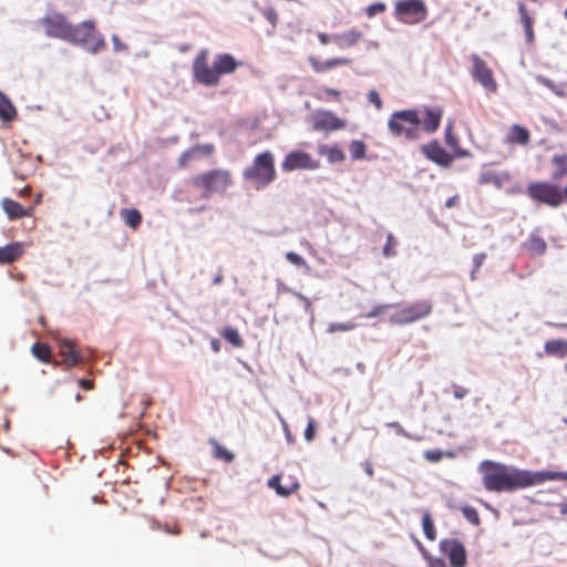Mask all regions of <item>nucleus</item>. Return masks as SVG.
Segmentation results:
<instances>
[{"instance_id":"c85d7f7f","label":"nucleus","mask_w":567,"mask_h":567,"mask_svg":"<svg viewBox=\"0 0 567 567\" xmlns=\"http://www.w3.org/2000/svg\"><path fill=\"white\" fill-rule=\"evenodd\" d=\"M17 116V111L11 101L0 92V120L10 122Z\"/></svg>"},{"instance_id":"6e6552de","label":"nucleus","mask_w":567,"mask_h":567,"mask_svg":"<svg viewBox=\"0 0 567 567\" xmlns=\"http://www.w3.org/2000/svg\"><path fill=\"white\" fill-rule=\"evenodd\" d=\"M393 14L403 23L416 24L426 19L427 8L423 0H398Z\"/></svg>"},{"instance_id":"4be33fe9","label":"nucleus","mask_w":567,"mask_h":567,"mask_svg":"<svg viewBox=\"0 0 567 567\" xmlns=\"http://www.w3.org/2000/svg\"><path fill=\"white\" fill-rule=\"evenodd\" d=\"M23 254V245L21 243H12L0 247V264L7 265L17 261Z\"/></svg>"},{"instance_id":"aec40b11","label":"nucleus","mask_w":567,"mask_h":567,"mask_svg":"<svg viewBox=\"0 0 567 567\" xmlns=\"http://www.w3.org/2000/svg\"><path fill=\"white\" fill-rule=\"evenodd\" d=\"M362 38L363 33L358 29H350L331 35L332 42L340 49L354 47Z\"/></svg>"},{"instance_id":"473e14b6","label":"nucleus","mask_w":567,"mask_h":567,"mask_svg":"<svg viewBox=\"0 0 567 567\" xmlns=\"http://www.w3.org/2000/svg\"><path fill=\"white\" fill-rule=\"evenodd\" d=\"M220 336L229 342L231 346L239 348L243 346L244 341L238 332L237 329L233 327H226L221 332Z\"/></svg>"},{"instance_id":"9b49d317","label":"nucleus","mask_w":567,"mask_h":567,"mask_svg":"<svg viewBox=\"0 0 567 567\" xmlns=\"http://www.w3.org/2000/svg\"><path fill=\"white\" fill-rule=\"evenodd\" d=\"M471 61L473 79L477 81L485 90L489 92H496L497 83L494 79L492 69L487 65V63L477 54H472Z\"/></svg>"},{"instance_id":"f03ea898","label":"nucleus","mask_w":567,"mask_h":567,"mask_svg":"<svg viewBox=\"0 0 567 567\" xmlns=\"http://www.w3.org/2000/svg\"><path fill=\"white\" fill-rule=\"evenodd\" d=\"M208 50H200L194 58L192 74L195 82L205 86H217L223 75L231 74L241 65L229 53H219L213 64H208Z\"/></svg>"},{"instance_id":"a19ab883","label":"nucleus","mask_w":567,"mask_h":567,"mask_svg":"<svg viewBox=\"0 0 567 567\" xmlns=\"http://www.w3.org/2000/svg\"><path fill=\"white\" fill-rule=\"evenodd\" d=\"M195 158H196V156L194 154V151H192V148L186 150L178 157V161H177L178 167L179 168L187 167L192 163V161Z\"/></svg>"},{"instance_id":"bb28decb","label":"nucleus","mask_w":567,"mask_h":567,"mask_svg":"<svg viewBox=\"0 0 567 567\" xmlns=\"http://www.w3.org/2000/svg\"><path fill=\"white\" fill-rule=\"evenodd\" d=\"M120 216L124 220L125 225L132 229H137L142 224V214L136 208H123L120 212Z\"/></svg>"},{"instance_id":"0eeeda50","label":"nucleus","mask_w":567,"mask_h":567,"mask_svg":"<svg viewBox=\"0 0 567 567\" xmlns=\"http://www.w3.org/2000/svg\"><path fill=\"white\" fill-rule=\"evenodd\" d=\"M432 311L433 303L431 300H416L398 309L390 316L389 321L395 326H406L429 317Z\"/></svg>"},{"instance_id":"864d4df0","label":"nucleus","mask_w":567,"mask_h":567,"mask_svg":"<svg viewBox=\"0 0 567 567\" xmlns=\"http://www.w3.org/2000/svg\"><path fill=\"white\" fill-rule=\"evenodd\" d=\"M467 389L461 385H453V394L456 399H463L467 394Z\"/></svg>"},{"instance_id":"a211bd4d","label":"nucleus","mask_w":567,"mask_h":567,"mask_svg":"<svg viewBox=\"0 0 567 567\" xmlns=\"http://www.w3.org/2000/svg\"><path fill=\"white\" fill-rule=\"evenodd\" d=\"M1 206L8 218L11 220L20 219L23 217H32L34 215V206L23 207L21 204L11 198H3Z\"/></svg>"},{"instance_id":"9d476101","label":"nucleus","mask_w":567,"mask_h":567,"mask_svg":"<svg viewBox=\"0 0 567 567\" xmlns=\"http://www.w3.org/2000/svg\"><path fill=\"white\" fill-rule=\"evenodd\" d=\"M39 22L48 37L66 41L71 23L63 14L53 12L41 18Z\"/></svg>"},{"instance_id":"4468645a","label":"nucleus","mask_w":567,"mask_h":567,"mask_svg":"<svg viewBox=\"0 0 567 567\" xmlns=\"http://www.w3.org/2000/svg\"><path fill=\"white\" fill-rule=\"evenodd\" d=\"M281 166L286 172L296 169H316L319 167V162L313 159L312 156L306 152L293 151L287 154Z\"/></svg>"},{"instance_id":"79ce46f5","label":"nucleus","mask_w":567,"mask_h":567,"mask_svg":"<svg viewBox=\"0 0 567 567\" xmlns=\"http://www.w3.org/2000/svg\"><path fill=\"white\" fill-rule=\"evenodd\" d=\"M192 151H194V154L195 156H199V155H203V156H210L214 151H215V147L213 144H202V145H195L193 147H190Z\"/></svg>"},{"instance_id":"09e8293b","label":"nucleus","mask_w":567,"mask_h":567,"mask_svg":"<svg viewBox=\"0 0 567 567\" xmlns=\"http://www.w3.org/2000/svg\"><path fill=\"white\" fill-rule=\"evenodd\" d=\"M485 259H486V254L485 252L477 254V255H475L473 257L474 268H473L472 274H471V279L472 280L475 279V272L478 271V269L481 268V266L483 265Z\"/></svg>"},{"instance_id":"e433bc0d","label":"nucleus","mask_w":567,"mask_h":567,"mask_svg":"<svg viewBox=\"0 0 567 567\" xmlns=\"http://www.w3.org/2000/svg\"><path fill=\"white\" fill-rule=\"evenodd\" d=\"M355 328H357V323H354L352 321H348V322H343V323L332 322L328 327V332L329 333L343 332V331L353 330Z\"/></svg>"},{"instance_id":"37998d69","label":"nucleus","mask_w":567,"mask_h":567,"mask_svg":"<svg viewBox=\"0 0 567 567\" xmlns=\"http://www.w3.org/2000/svg\"><path fill=\"white\" fill-rule=\"evenodd\" d=\"M385 9H386L385 3L375 2V3L370 4L365 11H367V16L369 18H372L375 14L383 13L385 11Z\"/></svg>"},{"instance_id":"b1692460","label":"nucleus","mask_w":567,"mask_h":567,"mask_svg":"<svg viewBox=\"0 0 567 567\" xmlns=\"http://www.w3.org/2000/svg\"><path fill=\"white\" fill-rule=\"evenodd\" d=\"M518 12L520 17V23L525 31L526 42L533 44L535 41V34L533 30L534 19L529 16L527 8L524 3H519Z\"/></svg>"},{"instance_id":"423d86ee","label":"nucleus","mask_w":567,"mask_h":567,"mask_svg":"<svg viewBox=\"0 0 567 567\" xmlns=\"http://www.w3.org/2000/svg\"><path fill=\"white\" fill-rule=\"evenodd\" d=\"M66 41L81 45L91 53H97L105 48V41L96 31L93 21H83L76 25L71 24Z\"/></svg>"},{"instance_id":"dca6fc26","label":"nucleus","mask_w":567,"mask_h":567,"mask_svg":"<svg viewBox=\"0 0 567 567\" xmlns=\"http://www.w3.org/2000/svg\"><path fill=\"white\" fill-rule=\"evenodd\" d=\"M422 153L430 161L445 167L450 166L454 159V157L443 148L437 141L424 144L422 146Z\"/></svg>"},{"instance_id":"72a5a7b5","label":"nucleus","mask_w":567,"mask_h":567,"mask_svg":"<svg viewBox=\"0 0 567 567\" xmlns=\"http://www.w3.org/2000/svg\"><path fill=\"white\" fill-rule=\"evenodd\" d=\"M349 152L352 159H363L365 157L367 145L363 141H351V143L349 144Z\"/></svg>"},{"instance_id":"0e129e2a","label":"nucleus","mask_w":567,"mask_h":567,"mask_svg":"<svg viewBox=\"0 0 567 567\" xmlns=\"http://www.w3.org/2000/svg\"><path fill=\"white\" fill-rule=\"evenodd\" d=\"M267 18H268V20H269L272 24H275V23H276V19H277V14H276V12H275V11L269 10V11L267 12Z\"/></svg>"},{"instance_id":"39448f33","label":"nucleus","mask_w":567,"mask_h":567,"mask_svg":"<svg viewBox=\"0 0 567 567\" xmlns=\"http://www.w3.org/2000/svg\"><path fill=\"white\" fill-rule=\"evenodd\" d=\"M190 185L202 192V198L208 199L213 194H223L233 184L228 169H212L200 173L190 179Z\"/></svg>"},{"instance_id":"a18cd8bd","label":"nucleus","mask_w":567,"mask_h":567,"mask_svg":"<svg viewBox=\"0 0 567 567\" xmlns=\"http://www.w3.org/2000/svg\"><path fill=\"white\" fill-rule=\"evenodd\" d=\"M368 101L375 106L378 111H381L383 107V102L375 90H371L367 94Z\"/></svg>"},{"instance_id":"ddd939ff","label":"nucleus","mask_w":567,"mask_h":567,"mask_svg":"<svg viewBox=\"0 0 567 567\" xmlns=\"http://www.w3.org/2000/svg\"><path fill=\"white\" fill-rule=\"evenodd\" d=\"M441 551L449 558L452 567H465L466 550L464 545L454 538H446L440 543Z\"/></svg>"},{"instance_id":"5fc2aeb1","label":"nucleus","mask_w":567,"mask_h":567,"mask_svg":"<svg viewBox=\"0 0 567 567\" xmlns=\"http://www.w3.org/2000/svg\"><path fill=\"white\" fill-rule=\"evenodd\" d=\"M451 131H452V124H449V126L446 128L445 137H446V143L450 146H453L457 143V141L454 136H452Z\"/></svg>"},{"instance_id":"4d7b16f0","label":"nucleus","mask_w":567,"mask_h":567,"mask_svg":"<svg viewBox=\"0 0 567 567\" xmlns=\"http://www.w3.org/2000/svg\"><path fill=\"white\" fill-rule=\"evenodd\" d=\"M79 384L85 389V390H92L93 386H94V383L92 380H89V379H81L79 380Z\"/></svg>"},{"instance_id":"e2e57ef3","label":"nucleus","mask_w":567,"mask_h":567,"mask_svg":"<svg viewBox=\"0 0 567 567\" xmlns=\"http://www.w3.org/2000/svg\"><path fill=\"white\" fill-rule=\"evenodd\" d=\"M164 530L166 533L174 534V535H179L181 534V529L177 526H175L173 528H169V527L165 526Z\"/></svg>"},{"instance_id":"de8ad7c7","label":"nucleus","mask_w":567,"mask_h":567,"mask_svg":"<svg viewBox=\"0 0 567 567\" xmlns=\"http://www.w3.org/2000/svg\"><path fill=\"white\" fill-rule=\"evenodd\" d=\"M316 436V421L312 417H309L307 427L305 430V439L308 442L315 440Z\"/></svg>"},{"instance_id":"603ef678","label":"nucleus","mask_w":567,"mask_h":567,"mask_svg":"<svg viewBox=\"0 0 567 567\" xmlns=\"http://www.w3.org/2000/svg\"><path fill=\"white\" fill-rule=\"evenodd\" d=\"M386 426L393 429L396 434L409 437V434L399 422H390L386 424Z\"/></svg>"},{"instance_id":"f8f14e48","label":"nucleus","mask_w":567,"mask_h":567,"mask_svg":"<svg viewBox=\"0 0 567 567\" xmlns=\"http://www.w3.org/2000/svg\"><path fill=\"white\" fill-rule=\"evenodd\" d=\"M346 120L338 117L332 111L318 110L312 116V128L316 132H332L343 130Z\"/></svg>"},{"instance_id":"58836bf2","label":"nucleus","mask_w":567,"mask_h":567,"mask_svg":"<svg viewBox=\"0 0 567 567\" xmlns=\"http://www.w3.org/2000/svg\"><path fill=\"white\" fill-rule=\"evenodd\" d=\"M462 514L465 517L466 520H468L471 524L477 526L481 523V518L478 515V512L472 507V506H464L462 507Z\"/></svg>"},{"instance_id":"8fccbe9b","label":"nucleus","mask_w":567,"mask_h":567,"mask_svg":"<svg viewBox=\"0 0 567 567\" xmlns=\"http://www.w3.org/2000/svg\"><path fill=\"white\" fill-rule=\"evenodd\" d=\"M424 457L432 463H436L442 460L443 452L440 450H427L424 452Z\"/></svg>"},{"instance_id":"7c9ffc66","label":"nucleus","mask_w":567,"mask_h":567,"mask_svg":"<svg viewBox=\"0 0 567 567\" xmlns=\"http://www.w3.org/2000/svg\"><path fill=\"white\" fill-rule=\"evenodd\" d=\"M32 354L43 363H50L52 358L51 348L47 343L35 342L31 347Z\"/></svg>"},{"instance_id":"6ab92c4d","label":"nucleus","mask_w":567,"mask_h":567,"mask_svg":"<svg viewBox=\"0 0 567 567\" xmlns=\"http://www.w3.org/2000/svg\"><path fill=\"white\" fill-rule=\"evenodd\" d=\"M308 62L316 73H324L337 66L349 65L352 60L349 58H331L322 61L316 56H309Z\"/></svg>"},{"instance_id":"2eb2a0df","label":"nucleus","mask_w":567,"mask_h":567,"mask_svg":"<svg viewBox=\"0 0 567 567\" xmlns=\"http://www.w3.org/2000/svg\"><path fill=\"white\" fill-rule=\"evenodd\" d=\"M59 354L61 357V364L68 369L76 367L83 361V357L76 344L69 339H63L60 341Z\"/></svg>"},{"instance_id":"6e6d98bb","label":"nucleus","mask_w":567,"mask_h":567,"mask_svg":"<svg viewBox=\"0 0 567 567\" xmlns=\"http://www.w3.org/2000/svg\"><path fill=\"white\" fill-rule=\"evenodd\" d=\"M458 203H460V196L454 195L446 199L445 207L453 208V207H456L458 205Z\"/></svg>"},{"instance_id":"69168bd1","label":"nucleus","mask_w":567,"mask_h":567,"mask_svg":"<svg viewBox=\"0 0 567 567\" xmlns=\"http://www.w3.org/2000/svg\"><path fill=\"white\" fill-rule=\"evenodd\" d=\"M560 195L563 197V203H567V185L565 186V188L561 190L560 189Z\"/></svg>"},{"instance_id":"49530a36","label":"nucleus","mask_w":567,"mask_h":567,"mask_svg":"<svg viewBox=\"0 0 567 567\" xmlns=\"http://www.w3.org/2000/svg\"><path fill=\"white\" fill-rule=\"evenodd\" d=\"M478 182L480 184L482 185H485V184H498L499 183V179L497 177V175L493 172H484L480 175V178H478Z\"/></svg>"},{"instance_id":"a878e982","label":"nucleus","mask_w":567,"mask_h":567,"mask_svg":"<svg viewBox=\"0 0 567 567\" xmlns=\"http://www.w3.org/2000/svg\"><path fill=\"white\" fill-rule=\"evenodd\" d=\"M524 246L526 250L533 256L544 255L547 249L546 241L537 235H530L529 238L525 241Z\"/></svg>"},{"instance_id":"13d9d810","label":"nucleus","mask_w":567,"mask_h":567,"mask_svg":"<svg viewBox=\"0 0 567 567\" xmlns=\"http://www.w3.org/2000/svg\"><path fill=\"white\" fill-rule=\"evenodd\" d=\"M318 39H319L321 44H328L329 42H332L331 35H329V34H327L324 32H319L318 33Z\"/></svg>"},{"instance_id":"4c0bfd02","label":"nucleus","mask_w":567,"mask_h":567,"mask_svg":"<svg viewBox=\"0 0 567 567\" xmlns=\"http://www.w3.org/2000/svg\"><path fill=\"white\" fill-rule=\"evenodd\" d=\"M395 307V305L392 303H385V305H377L374 306L369 312L361 315L362 318L371 319L375 317H380L386 312L390 308Z\"/></svg>"},{"instance_id":"774afa93","label":"nucleus","mask_w":567,"mask_h":567,"mask_svg":"<svg viewBox=\"0 0 567 567\" xmlns=\"http://www.w3.org/2000/svg\"><path fill=\"white\" fill-rule=\"evenodd\" d=\"M40 203H41V195L39 194V195L37 196L35 200H34V204H33L32 206H34V207H35V206H37V205H39Z\"/></svg>"},{"instance_id":"bf43d9fd","label":"nucleus","mask_w":567,"mask_h":567,"mask_svg":"<svg viewBox=\"0 0 567 567\" xmlns=\"http://www.w3.org/2000/svg\"><path fill=\"white\" fill-rule=\"evenodd\" d=\"M559 513L563 516H567V498L560 502L558 505Z\"/></svg>"},{"instance_id":"ea45409f","label":"nucleus","mask_w":567,"mask_h":567,"mask_svg":"<svg viewBox=\"0 0 567 567\" xmlns=\"http://www.w3.org/2000/svg\"><path fill=\"white\" fill-rule=\"evenodd\" d=\"M396 245L398 241L395 237L392 234H388L386 236V243L383 247V255L385 257H393L396 255Z\"/></svg>"},{"instance_id":"5701e85b","label":"nucleus","mask_w":567,"mask_h":567,"mask_svg":"<svg viewBox=\"0 0 567 567\" xmlns=\"http://www.w3.org/2000/svg\"><path fill=\"white\" fill-rule=\"evenodd\" d=\"M280 475H275L268 481V486L274 488L276 493L280 496L287 497L292 493L297 492L300 487L299 482L295 478H291L290 483L287 485L280 484Z\"/></svg>"},{"instance_id":"c756f323","label":"nucleus","mask_w":567,"mask_h":567,"mask_svg":"<svg viewBox=\"0 0 567 567\" xmlns=\"http://www.w3.org/2000/svg\"><path fill=\"white\" fill-rule=\"evenodd\" d=\"M551 163L555 166L551 177L554 181H560L567 175V155H555Z\"/></svg>"},{"instance_id":"c9c22d12","label":"nucleus","mask_w":567,"mask_h":567,"mask_svg":"<svg viewBox=\"0 0 567 567\" xmlns=\"http://www.w3.org/2000/svg\"><path fill=\"white\" fill-rule=\"evenodd\" d=\"M422 526L425 537L429 540H434L436 538V532L434 527V523L432 520L431 514L425 512L422 517Z\"/></svg>"},{"instance_id":"7ed1b4c3","label":"nucleus","mask_w":567,"mask_h":567,"mask_svg":"<svg viewBox=\"0 0 567 567\" xmlns=\"http://www.w3.org/2000/svg\"><path fill=\"white\" fill-rule=\"evenodd\" d=\"M243 177L257 189L271 184L277 177L274 154L270 151L257 154L251 165L243 171Z\"/></svg>"},{"instance_id":"338daca9","label":"nucleus","mask_w":567,"mask_h":567,"mask_svg":"<svg viewBox=\"0 0 567 567\" xmlns=\"http://www.w3.org/2000/svg\"><path fill=\"white\" fill-rule=\"evenodd\" d=\"M31 193V188L29 186H25L22 190H21V195L22 196H27Z\"/></svg>"},{"instance_id":"2f4dec72","label":"nucleus","mask_w":567,"mask_h":567,"mask_svg":"<svg viewBox=\"0 0 567 567\" xmlns=\"http://www.w3.org/2000/svg\"><path fill=\"white\" fill-rule=\"evenodd\" d=\"M320 154L326 155L330 163H339L346 159L344 152L338 145L322 146Z\"/></svg>"},{"instance_id":"393cba45","label":"nucleus","mask_w":567,"mask_h":567,"mask_svg":"<svg viewBox=\"0 0 567 567\" xmlns=\"http://www.w3.org/2000/svg\"><path fill=\"white\" fill-rule=\"evenodd\" d=\"M544 350L548 355L556 358H565L567 357V340H548L545 342Z\"/></svg>"},{"instance_id":"20e7f679","label":"nucleus","mask_w":567,"mask_h":567,"mask_svg":"<svg viewBox=\"0 0 567 567\" xmlns=\"http://www.w3.org/2000/svg\"><path fill=\"white\" fill-rule=\"evenodd\" d=\"M388 128L395 137L417 140L421 133V111L411 109L394 112L388 121Z\"/></svg>"},{"instance_id":"052dcab7","label":"nucleus","mask_w":567,"mask_h":567,"mask_svg":"<svg viewBox=\"0 0 567 567\" xmlns=\"http://www.w3.org/2000/svg\"><path fill=\"white\" fill-rule=\"evenodd\" d=\"M364 471L365 473L372 477L374 475V471H373V467H372V464L370 462H365L364 463Z\"/></svg>"},{"instance_id":"1a4fd4ad","label":"nucleus","mask_w":567,"mask_h":567,"mask_svg":"<svg viewBox=\"0 0 567 567\" xmlns=\"http://www.w3.org/2000/svg\"><path fill=\"white\" fill-rule=\"evenodd\" d=\"M526 194L533 200L543 203L550 207H558L563 204L559 186L547 182L530 183L526 188Z\"/></svg>"},{"instance_id":"f3484780","label":"nucleus","mask_w":567,"mask_h":567,"mask_svg":"<svg viewBox=\"0 0 567 567\" xmlns=\"http://www.w3.org/2000/svg\"><path fill=\"white\" fill-rule=\"evenodd\" d=\"M443 116L442 107H426L421 111V131L433 133L441 123Z\"/></svg>"},{"instance_id":"c03bdc74","label":"nucleus","mask_w":567,"mask_h":567,"mask_svg":"<svg viewBox=\"0 0 567 567\" xmlns=\"http://www.w3.org/2000/svg\"><path fill=\"white\" fill-rule=\"evenodd\" d=\"M286 259L297 267H307L306 260L297 252L288 251L286 254Z\"/></svg>"},{"instance_id":"680f3d73","label":"nucleus","mask_w":567,"mask_h":567,"mask_svg":"<svg viewBox=\"0 0 567 567\" xmlns=\"http://www.w3.org/2000/svg\"><path fill=\"white\" fill-rule=\"evenodd\" d=\"M538 81H539L542 84H544L545 86H547V87H549V89L554 90V84H553V82H551L550 80L545 79V78H539V79H538Z\"/></svg>"},{"instance_id":"3c124183","label":"nucleus","mask_w":567,"mask_h":567,"mask_svg":"<svg viewBox=\"0 0 567 567\" xmlns=\"http://www.w3.org/2000/svg\"><path fill=\"white\" fill-rule=\"evenodd\" d=\"M292 293L295 297H297L299 300L303 302V307L307 312H312V303L308 297L297 291H292Z\"/></svg>"},{"instance_id":"412c9836","label":"nucleus","mask_w":567,"mask_h":567,"mask_svg":"<svg viewBox=\"0 0 567 567\" xmlns=\"http://www.w3.org/2000/svg\"><path fill=\"white\" fill-rule=\"evenodd\" d=\"M530 141V133L527 128L519 124H514L511 126L506 137L505 143L509 145H522L526 146L529 144Z\"/></svg>"},{"instance_id":"f257e3e1","label":"nucleus","mask_w":567,"mask_h":567,"mask_svg":"<svg viewBox=\"0 0 567 567\" xmlns=\"http://www.w3.org/2000/svg\"><path fill=\"white\" fill-rule=\"evenodd\" d=\"M482 483L493 493H512L548 480H567V472H532L494 461H483L478 465Z\"/></svg>"},{"instance_id":"cd10ccee","label":"nucleus","mask_w":567,"mask_h":567,"mask_svg":"<svg viewBox=\"0 0 567 567\" xmlns=\"http://www.w3.org/2000/svg\"><path fill=\"white\" fill-rule=\"evenodd\" d=\"M208 443L212 446V455L214 458L221 460L226 463H231L234 461V453L220 445L216 439H209Z\"/></svg>"},{"instance_id":"f704fd0d","label":"nucleus","mask_w":567,"mask_h":567,"mask_svg":"<svg viewBox=\"0 0 567 567\" xmlns=\"http://www.w3.org/2000/svg\"><path fill=\"white\" fill-rule=\"evenodd\" d=\"M315 96L317 100L323 101V102H327V101L338 102L341 99V92L337 89L321 87V89H319V91L316 93Z\"/></svg>"}]
</instances>
